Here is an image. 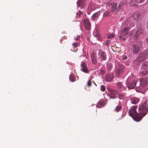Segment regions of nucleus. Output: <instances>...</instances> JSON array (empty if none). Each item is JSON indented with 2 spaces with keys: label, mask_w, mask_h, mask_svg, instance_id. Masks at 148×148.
Masks as SVG:
<instances>
[{
  "label": "nucleus",
  "mask_w": 148,
  "mask_h": 148,
  "mask_svg": "<svg viewBox=\"0 0 148 148\" xmlns=\"http://www.w3.org/2000/svg\"><path fill=\"white\" fill-rule=\"evenodd\" d=\"M80 37V36H77L76 38L75 37V40H79Z\"/></svg>",
  "instance_id": "obj_39"
},
{
  "label": "nucleus",
  "mask_w": 148,
  "mask_h": 148,
  "mask_svg": "<svg viewBox=\"0 0 148 148\" xmlns=\"http://www.w3.org/2000/svg\"><path fill=\"white\" fill-rule=\"evenodd\" d=\"M146 59V56L144 52L138 54L137 57L135 60V63L137 65L140 64L141 62Z\"/></svg>",
  "instance_id": "obj_3"
},
{
  "label": "nucleus",
  "mask_w": 148,
  "mask_h": 148,
  "mask_svg": "<svg viewBox=\"0 0 148 148\" xmlns=\"http://www.w3.org/2000/svg\"><path fill=\"white\" fill-rule=\"evenodd\" d=\"M93 34L94 36H98L99 35V33L97 31L94 32L93 33Z\"/></svg>",
  "instance_id": "obj_36"
},
{
  "label": "nucleus",
  "mask_w": 148,
  "mask_h": 148,
  "mask_svg": "<svg viewBox=\"0 0 148 148\" xmlns=\"http://www.w3.org/2000/svg\"><path fill=\"white\" fill-rule=\"evenodd\" d=\"M72 45L73 47H76L79 45V42H74L72 44Z\"/></svg>",
  "instance_id": "obj_27"
},
{
  "label": "nucleus",
  "mask_w": 148,
  "mask_h": 148,
  "mask_svg": "<svg viewBox=\"0 0 148 148\" xmlns=\"http://www.w3.org/2000/svg\"><path fill=\"white\" fill-rule=\"evenodd\" d=\"M132 103L133 104H136L139 101L138 98L133 97L130 99Z\"/></svg>",
  "instance_id": "obj_16"
},
{
  "label": "nucleus",
  "mask_w": 148,
  "mask_h": 148,
  "mask_svg": "<svg viewBox=\"0 0 148 148\" xmlns=\"http://www.w3.org/2000/svg\"><path fill=\"white\" fill-rule=\"evenodd\" d=\"M122 37V36H120V38H121V37Z\"/></svg>",
  "instance_id": "obj_46"
},
{
  "label": "nucleus",
  "mask_w": 148,
  "mask_h": 148,
  "mask_svg": "<svg viewBox=\"0 0 148 148\" xmlns=\"http://www.w3.org/2000/svg\"><path fill=\"white\" fill-rule=\"evenodd\" d=\"M133 31H132L130 32V35H132L133 34Z\"/></svg>",
  "instance_id": "obj_44"
},
{
  "label": "nucleus",
  "mask_w": 148,
  "mask_h": 148,
  "mask_svg": "<svg viewBox=\"0 0 148 148\" xmlns=\"http://www.w3.org/2000/svg\"><path fill=\"white\" fill-rule=\"evenodd\" d=\"M84 23L86 30H90L91 28V24L88 20L87 18H84Z\"/></svg>",
  "instance_id": "obj_7"
},
{
  "label": "nucleus",
  "mask_w": 148,
  "mask_h": 148,
  "mask_svg": "<svg viewBox=\"0 0 148 148\" xmlns=\"http://www.w3.org/2000/svg\"><path fill=\"white\" fill-rule=\"evenodd\" d=\"M130 29V28L129 27H126L124 28L121 31V35L123 36H126L128 34Z\"/></svg>",
  "instance_id": "obj_9"
},
{
  "label": "nucleus",
  "mask_w": 148,
  "mask_h": 148,
  "mask_svg": "<svg viewBox=\"0 0 148 148\" xmlns=\"http://www.w3.org/2000/svg\"><path fill=\"white\" fill-rule=\"evenodd\" d=\"M145 0H136V3H140L143 2Z\"/></svg>",
  "instance_id": "obj_33"
},
{
  "label": "nucleus",
  "mask_w": 148,
  "mask_h": 148,
  "mask_svg": "<svg viewBox=\"0 0 148 148\" xmlns=\"http://www.w3.org/2000/svg\"><path fill=\"white\" fill-rule=\"evenodd\" d=\"M122 108V107L120 105H119L116 107L114 110L116 112H117L121 110Z\"/></svg>",
  "instance_id": "obj_25"
},
{
  "label": "nucleus",
  "mask_w": 148,
  "mask_h": 148,
  "mask_svg": "<svg viewBox=\"0 0 148 148\" xmlns=\"http://www.w3.org/2000/svg\"><path fill=\"white\" fill-rule=\"evenodd\" d=\"M125 38H123V40H125Z\"/></svg>",
  "instance_id": "obj_47"
},
{
  "label": "nucleus",
  "mask_w": 148,
  "mask_h": 148,
  "mask_svg": "<svg viewBox=\"0 0 148 148\" xmlns=\"http://www.w3.org/2000/svg\"><path fill=\"white\" fill-rule=\"evenodd\" d=\"M133 1H131L130 2V5L131 6H134L135 5V4L133 3Z\"/></svg>",
  "instance_id": "obj_40"
},
{
  "label": "nucleus",
  "mask_w": 148,
  "mask_h": 148,
  "mask_svg": "<svg viewBox=\"0 0 148 148\" xmlns=\"http://www.w3.org/2000/svg\"><path fill=\"white\" fill-rule=\"evenodd\" d=\"M69 79L71 82H74L75 79L74 75L73 74H71L69 76Z\"/></svg>",
  "instance_id": "obj_23"
},
{
  "label": "nucleus",
  "mask_w": 148,
  "mask_h": 148,
  "mask_svg": "<svg viewBox=\"0 0 148 148\" xmlns=\"http://www.w3.org/2000/svg\"><path fill=\"white\" fill-rule=\"evenodd\" d=\"M141 68L144 70L148 69V62H146L143 63Z\"/></svg>",
  "instance_id": "obj_18"
},
{
  "label": "nucleus",
  "mask_w": 148,
  "mask_h": 148,
  "mask_svg": "<svg viewBox=\"0 0 148 148\" xmlns=\"http://www.w3.org/2000/svg\"><path fill=\"white\" fill-rule=\"evenodd\" d=\"M83 14V12H82L80 10H79L78 12L77 13L76 16L80 18L82 17Z\"/></svg>",
  "instance_id": "obj_26"
},
{
  "label": "nucleus",
  "mask_w": 148,
  "mask_h": 148,
  "mask_svg": "<svg viewBox=\"0 0 148 148\" xmlns=\"http://www.w3.org/2000/svg\"><path fill=\"white\" fill-rule=\"evenodd\" d=\"M107 38H108L109 39L111 38H113L114 37L115 35L114 34H108L107 35Z\"/></svg>",
  "instance_id": "obj_28"
},
{
  "label": "nucleus",
  "mask_w": 148,
  "mask_h": 148,
  "mask_svg": "<svg viewBox=\"0 0 148 148\" xmlns=\"http://www.w3.org/2000/svg\"><path fill=\"white\" fill-rule=\"evenodd\" d=\"M109 12H106L103 13V15L105 16H108L109 15Z\"/></svg>",
  "instance_id": "obj_38"
},
{
  "label": "nucleus",
  "mask_w": 148,
  "mask_h": 148,
  "mask_svg": "<svg viewBox=\"0 0 148 148\" xmlns=\"http://www.w3.org/2000/svg\"><path fill=\"white\" fill-rule=\"evenodd\" d=\"M146 102H144L140 104L138 109L141 112L137 113L136 110L130 109L129 111L130 116L135 121L138 122L140 121L142 118L148 112V106L147 105Z\"/></svg>",
  "instance_id": "obj_1"
},
{
  "label": "nucleus",
  "mask_w": 148,
  "mask_h": 148,
  "mask_svg": "<svg viewBox=\"0 0 148 148\" xmlns=\"http://www.w3.org/2000/svg\"><path fill=\"white\" fill-rule=\"evenodd\" d=\"M127 82L128 83L127 87L130 89L134 88L136 85V81L134 80L132 77H129L128 78Z\"/></svg>",
  "instance_id": "obj_5"
},
{
  "label": "nucleus",
  "mask_w": 148,
  "mask_h": 148,
  "mask_svg": "<svg viewBox=\"0 0 148 148\" xmlns=\"http://www.w3.org/2000/svg\"><path fill=\"white\" fill-rule=\"evenodd\" d=\"M91 58L92 63L93 64H96L97 63V61L95 56L94 55H92Z\"/></svg>",
  "instance_id": "obj_21"
},
{
  "label": "nucleus",
  "mask_w": 148,
  "mask_h": 148,
  "mask_svg": "<svg viewBox=\"0 0 148 148\" xmlns=\"http://www.w3.org/2000/svg\"><path fill=\"white\" fill-rule=\"evenodd\" d=\"M137 106H133L132 107L131 109H133V110H136V109L137 108Z\"/></svg>",
  "instance_id": "obj_41"
},
{
  "label": "nucleus",
  "mask_w": 148,
  "mask_h": 148,
  "mask_svg": "<svg viewBox=\"0 0 148 148\" xmlns=\"http://www.w3.org/2000/svg\"><path fill=\"white\" fill-rule=\"evenodd\" d=\"M112 67L111 66L109 65L107 66V68L108 71H110Z\"/></svg>",
  "instance_id": "obj_35"
},
{
  "label": "nucleus",
  "mask_w": 148,
  "mask_h": 148,
  "mask_svg": "<svg viewBox=\"0 0 148 148\" xmlns=\"http://www.w3.org/2000/svg\"><path fill=\"white\" fill-rule=\"evenodd\" d=\"M114 75L112 73H109L106 75V79L107 82L111 81L114 78Z\"/></svg>",
  "instance_id": "obj_10"
},
{
  "label": "nucleus",
  "mask_w": 148,
  "mask_h": 148,
  "mask_svg": "<svg viewBox=\"0 0 148 148\" xmlns=\"http://www.w3.org/2000/svg\"><path fill=\"white\" fill-rule=\"evenodd\" d=\"M141 14L139 13H136L132 15L131 17L134 18V20H138Z\"/></svg>",
  "instance_id": "obj_14"
},
{
  "label": "nucleus",
  "mask_w": 148,
  "mask_h": 148,
  "mask_svg": "<svg viewBox=\"0 0 148 148\" xmlns=\"http://www.w3.org/2000/svg\"><path fill=\"white\" fill-rule=\"evenodd\" d=\"M101 12V11H99L94 14L91 17V20L93 21L98 19L100 15Z\"/></svg>",
  "instance_id": "obj_12"
},
{
  "label": "nucleus",
  "mask_w": 148,
  "mask_h": 148,
  "mask_svg": "<svg viewBox=\"0 0 148 148\" xmlns=\"http://www.w3.org/2000/svg\"><path fill=\"white\" fill-rule=\"evenodd\" d=\"M125 68L122 64H118V66L116 67L115 70V74L117 78H120L123 74L125 72Z\"/></svg>",
  "instance_id": "obj_2"
},
{
  "label": "nucleus",
  "mask_w": 148,
  "mask_h": 148,
  "mask_svg": "<svg viewBox=\"0 0 148 148\" xmlns=\"http://www.w3.org/2000/svg\"><path fill=\"white\" fill-rule=\"evenodd\" d=\"M112 11L114 12L116 9L117 4L114 3H110Z\"/></svg>",
  "instance_id": "obj_19"
},
{
  "label": "nucleus",
  "mask_w": 148,
  "mask_h": 148,
  "mask_svg": "<svg viewBox=\"0 0 148 148\" xmlns=\"http://www.w3.org/2000/svg\"><path fill=\"white\" fill-rule=\"evenodd\" d=\"M110 42V40H107L106 41V43L107 44H108V43H109Z\"/></svg>",
  "instance_id": "obj_43"
},
{
  "label": "nucleus",
  "mask_w": 148,
  "mask_h": 148,
  "mask_svg": "<svg viewBox=\"0 0 148 148\" xmlns=\"http://www.w3.org/2000/svg\"><path fill=\"white\" fill-rule=\"evenodd\" d=\"M127 58V57L126 55H123L122 56V59L123 60H126Z\"/></svg>",
  "instance_id": "obj_31"
},
{
  "label": "nucleus",
  "mask_w": 148,
  "mask_h": 148,
  "mask_svg": "<svg viewBox=\"0 0 148 148\" xmlns=\"http://www.w3.org/2000/svg\"><path fill=\"white\" fill-rule=\"evenodd\" d=\"M146 40L147 42L148 43V37L146 38Z\"/></svg>",
  "instance_id": "obj_45"
},
{
  "label": "nucleus",
  "mask_w": 148,
  "mask_h": 148,
  "mask_svg": "<svg viewBox=\"0 0 148 148\" xmlns=\"http://www.w3.org/2000/svg\"><path fill=\"white\" fill-rule=\"evenodd\" d=\"M105 105L104 103L102 100H100L97 103V107L100 108L103 106Z\"/></svg>",
  "instance_id": "obj_17"
},
{
  "label": "nucleus",
  "mask_w": 148,
  "mask_h": 148,
  "mask_svg": "<svg viewBox=\"0 0 148 148\" xmlns=\"http://www.w3.org/2000/svg\"><path fill=\"white\" fill-rule=\"evenodd\" d=\"M82 71L84 72L87 73L88 72L87 67L85 62H82L81 64Z\"/></svg>",
  "instance_id": "obj_8"
},
{
  "label": "nucleus",
  "mask_w": 148,
  "mask_h": 148,
  "mask_svg": "<svg viewBox=\"0 0 148 148\" xmlns=\"http://www.w3.org/2000/svg\"><path fill=\"white\" fill-rule=\"evenodd\" d=\"M77 6L82 8L84 6V3L82 0H78L77 2Z\"/></svg>",
  "instance_id": "obj_20"
},
{
  "label": "nucleus",
  "mask_w": 148,
  "mask_h": 148,
  "mask_svg": "<svg viewBox=\"0 0 148 148\" xmlns=\"http://www.w3.org/2000/svg\"><path fill=\"white\" fill-rule=\"evenodd\" d=\"M140 85L143 87L145 86L148 82V77H147L144 79H141L140 80Z\"/></svg>",
  "instance_id": "obj_11"
},
{
  "label": "nucleus",
  "mask_w": 148,
  "mask_h": 148,
  "mask_svg": "<svg viewBox=\"0 0 148 148\" xmlns=\"http://www.w3.org/2000/svg\"><path fill=\"white\" fill-rule=\"evenodd\" d=\"M117 85L119 88V91H121L124 90L125 89V87L122 84V83L118 82L117 83Z\"/></svg>",
  "instance_id": "obj_15"
},
{
  "label": "nucleus",
  "mask_w": 148,
  "mask_h": 148,
  "mask_svg": "<svg viewBox=\"0 0 148 148\" xmlns=\"http://www.w3.org/2000/svg\"><path fill=\"white\" fill-rule=\"evenodd\" d=\"M100 88L101 91H104L106 90L105 87L103 85L101 86Z\"/></svg>",
  "instance_id": "obj_30"
},
{
  "label": "nucleus",
  "mask_w": 148,
  "mask_h": 148,
  "mask_svg": "<svg viewBox=\"0 0 148 148\" xmlns=\"http://www.w3.org/2000/svg\"><path fill=\"white\" fill-rule=\"evenodd\" d=\"M141 43L140 42H136L133 45V53L136 54L140 51L141 47Z\"/></svg>",
  "instance_id": "obj_4"
},
{
  "label": "nucleus",
  "mask_w": 148,
  "mask_h": 148,
  "mask_svg": "<svg viewBox=\"0 0 148 148\" xmlns=\"http://www.w3.org/2000/svg\"><path fill=\"white\" fill-rule=\"evenodd\" d=\"M110 98H111V99H115L116 98V96H112L111 95H110Z\"/></svg>",
  "instance_id": "obj_42"
},
{
  "label": "nucleus",
  "mask_w": 148,
  "mask_h": 148,
  "mask_svg": "<svg viewBox=\"0 0 148 148\" xmlns=\"http://www.w3.org/2000/svg\"><path fill=\"white\" fill-rule=\"evenodd\" d=\"M98 59L100 61L105 60L106 59V53L103 51H100L98 53Z\"/></svg>",
  "instance_id": "obj_6"
},
{
  "label": "nucleus",
  "mask_w": 148,
  "mask_h": 148,
  "mask_svg": "<svg viewBox=\"0 0 148 148\" xmlns=\"http://www.w3.org/2000/svg\"><path fill=\"white\" fill-rule=\"evenodd\" d=\"M124 3L123 2H122L119 4L118 5V8L120 10H121L123 8V5Z\"/></svg>",
  "instance_id": "obj_29"
},
{
  "label": "nucleus",
  "mask_w": 148,
  "mask_h": 148,
  "mask_svg": "<svg viewBox=\"0 0 148 148\" xmlns=\"http://www.w3.org/2000/svg\"><path fill=\"white\" fill-rule=\"evenodd\" d=\"M148 74V71H144L141 72L139 73V75L140 76H143L145 75H146Z\"/></svg>",
  "instance_id": "obj_24"
},
{
  "label": "nucleus",
  "mask_w": 148,
  "mask_h": 148,
  "mask_svg": "<svg viewBox=\"0 0 148 148\" xmlns=\"http://www.w3.org/2000/svg\"><path fill=\"white\" fill-rule=\"evenodd\" d=\"M87 84L88 86H91V79H89L88 81Z\"/></svg>",
  "instance_id": "obj_32"
},
{
  "label": "nucleus",
  "mask_w": 148,
  "mask_h": 148,
  "mask_svg": "<svg viewBox=\"0 0 148 148\" xmlns=\"http://www.w3.org/2000/svg\"><path fill=\"white\" fill-rule=\"evenodd\" d=\"M105 71L103 70H100V73L102 75H104L105 73Z\"/></svg>",
  "instance_id": "obj_37"
},
{
  "label": "nucleus",
  "mask_w": 148,
  "mask_h": 148,
  "mask_svg": "<svg viewBox=\"0 0 148 148\" xmlns=\"http://www.w3.org/2000/svg\"><path fill=\"white\" fill-rule=\"evenodd\" d=\"M143 32V30L141 28H138L134 35V37L136 39H138L139 37V36L141 35Z\"/></svg>",
  "instance_id": "obj_13"
},
{
  "label": "nucleus",
  "mask_w": 148,
  "mask_h": 148,
  "mask_svg": "<svg viewBox=\"0 0 148 148\" xmlns=\"http://www.w3.org/2000/svg\"><path fill=\"white\" fill-rule=\"evenodd\" d=\"M107 89L108 91H110L111 95H113L117 94V91L114 90H113L108 88H107Z\"/></svg>",
  "instance_id": "obj_22"
},
{
  "label": "nucleus",
  "mask_w": 148,
  "mask_h": 148,
  "mask_svg": "<svg viewBox=\"0 0 148 148\" xmlns=\"http://www.w3.org/2000/svg\"><path fill=\"white\" fill-rule=\"evenodd\" d=\"M144 52L146 57L148 56V49H146Z\"/></svg>",
  "instance_id": "obj_34"
}]
</instances>
